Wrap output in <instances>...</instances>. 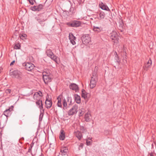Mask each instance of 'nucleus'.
Here are the masks:
<instances>
[{"label": "nucleus", "mask_w": 156, "mask_h": 156, "mask_svg": "<svg viewBox=\"0 0 156 156\" xmlns=\"http://www.w3.org/2000/svg\"><path fill=\"white\" fill-rule=\"evenodd\" d=\"M62 99V104L63 105V109L65 110L67 108V104L68 102L65 98H63L62 93L59 95L57 97V99L58 100L57 102V106L58 107L62 108V105L61 103Z\"/></svg>", "instance_id": "f257e3e1"}, {"label": "nucleus", "mask_w": 156, "mask_h": 156, "mask_svg": "<svg viewBox=\"0 0 156 156\" xmlns=\"http://www.w3.org/2000/svg\"><path fill=\"white\" fill-rule=\"evenodd\" d=\"M111 39L115 45H117L119 42V36L118 33L115 31H113L110 34Z\"/></svg>", "instance_id": "f03ea898"}, {"label": "nucleus", "mask_w": 156, "mask_h": 156, "mask_svg": "<svg viewBox=\"0 0 156 156\" xmlns=\"http://www.w3.org/2000/svg\"><path fill=\"white\" fill-rule=\"evenodd\" d=\"M35 19L40 24H41L42 22L47 20V16L44 13L40 14L35 17Z\"/></svg>", "instance_id": "7ed1b4c3"}, {"label": "nucleus", "mask_w": 156, "mask_h": 156, "mask_svg": "<svg viewBox=\"0 0 156 156\" xmlns=\"http://www.w3.org/2000/svg\"><path fill=\"white\" fill-rule=\"evenodd\" d=\"M46 53L48 57L50 58L51 59L54 61L56 63H58V59H59V58L54 54L51 50H47L46 51Z\"/></svg>", "instance_id": "20e7f679"}, {"label": "nucleus", "mask_w": 156, "mask_h": 156, "mask_svg": "<svg viewBox=\"0 0 156 156\" xmlns=\"http://www.w3.org/2000/svg\"><path fill=\"white\" fill-rule=\"evenodd\" d=\"M81 39L82 43L85 44H87L91 41L90 37L88 34L83 35Z\"/></svg>", "instance_id": "39448f33"}, {"label": "nucleus", "mask_w": 156, "mask_h": 156, "mask_svg": "<svg viewBox=\"0 0 156 156\" xmlns=\"http://www.w3.org/2000/svg\"><path fill=\"white\" fill-rule=\"evenodd\" d=\"M10 75L12 78L19 79L21 77V73L18 70H15L10 72Z\"/></svg>", "instance_id": "423d86ee"}, {"label": "nucleus", "mask_w": 156, "mask_h": 156, "mask_svg": "<svg viewBox=\"0 0 156 156\" xmlns=\"http://www.w3.org/2000/svg\"><path fill=\"white\" fill-rule=\"evenodd\" d=\"M42 101V100H41L40 101H37L36 102V103L37 105L39 106V108L41 110V114L40 115V118H39V121H41L42 119V118L43 117V114L42 115L41 118V114H42L41 110H42L43 112H44V110L43 109V106Z\"/></svg>", "instance_id": "0eeeda50"}, {"label": "nucleus", "mask_w": 156, "mask_h": 156, "mask_svg": "<svg viewBox=\"0 0 156 156\" xmlns=\"http://www.w3.org/2000/svg\"><path fill=\"white\" fill-rule=\"evenodd\" d=\"M42 93L41 91L35 93L33 96V98L34 100L40 101L42 100Z\"/></svg>", "instance_id": "6e6552de"}, {"label": "nucleus", "mask_w": 156, "mask_h": 156, "mask_svg": "<svg viewBox=\"0 0 156 156\" xmlns=\"http://www.w3.org/2000/svg\"><path fill=\"white\" fill-rule=\"evenodd\" d=\"M78 106L75 105L68 112V114L69 115H73L76 114L77 112Z\"/></svg>", "instance_id": "1a4fd4ad"}, {"label": "nucleus", "mask_w": 156, "mask_h": 156, "mask_svg": "<svg viewBox=\"0 0 156 156\" xmlns=\"http://www.w3.org/2000/svg\"><path fill=\"white\" fill-rule=\"evenodd\" d=\"M81 97L87 101L90 97V93L87 92L84 89H82L81 92Z\"/></svg>", "instance_id": "9d476101"}, {"label": "nucleus", "mask_w": 156, "mask_h": 156, "mask_svg": "<svg viewBox=\"0 0 156 156\" xmlns=\"http://www.w3.org/2000/svg\"><path fill=\"white\" fill-rule=\"evenodd\" d=\"M23 65L25 66V69L29 71H30L33 69L35 66L33 64L30 62L24 63Z\"/></svg>", "instance_id": "9b49d317"}, {"label": "nucleus", "mask_w": 156, "mask_h": 156, "mask_svg": "<svg viewBox=\"0 0 156 156\" xmlns=\"http://www.w3.org/2000/svg\"><path fill=\"white\" fill-rule=\"evenodd\" d=\"M69 88L73 90H75L76 92L78 91L79 88L78 86L74 83H71L69 85Z\"/></svg>", "instance_id": "f8f14e48"}, {"label": "nucleus", "mask_w": 156, "mask_h": 156, "mask_svg": "<svg viewBox=\"0 0 156 156\" xmlns=\"http://www.w3.org/2000/svg\"><path fill=\"white\" fill-rule=\"evenodd\" d=\"M51 76L43 75V79L46 84H47L49 82L51 81Z\"/></svg>", "instance_id": "ddd939ff"}, {"label": "nucleus", "mask_w": 156, "mask_h": 156, "mask_svg": "<svg viewBox=\"0 0 156 156\" xmlns=\"http://www.w3.org/2000/svg\"><path fill=\"white\" fill-rule=\"evenodd\" d=\"M69 38L71 43L73 45L75 44H76L75 40L76 39V37L73 35L72 33H70L69 34Z\"/></svg>", "instance_id": "4468645a"}, {"label": "nucleus", "mask_w": 156, "mask_h": 156, "mask_svg": "<svg viewBox=\"0 0 156 156\" xmlns=\"http://www.w3.org/2000/svg\"><path fill=\"white\" fill-rule=\"evenodd\" d=\"M45 103L46 107L47 109L50 108L51 106L52 103L51 99L50 100H48L47 98L45 101Z\"/></svg>", "instance_id": "2eb2a0df"}, {"label": "nucleus", "mask_w": 156, "mask_h": 156, "mask_svg": "<svg viewBox=\"0 0 156 156\" xmlns=\"http://www.w3.org/2000/svg\"><path fill=\"white\" fill-rule=\"evenodd\" d=\"M98 80V79L97 76V72L94 71V72L92 73L90 81H94L97 82Z\"/></svg>", "instance_id": "dca6fc26"}, {"label": "nucleus", "mask_w": 156, "mask_h": 156, "mask_svg": "<svg viewBox=\"0 0 156 156\" xmlns=\"http://www.w3.org/2000/svg\"><path fill=\"white\" fill-rule=\"evenodd\" d=\"M100 7L102 9L109 11L111 12L110 10L109 9L108 6L104 4L103 2H101L99 4Z\"/></svg>", "instance_id": "f3484780"}, {"label": "nucleus", "mask_w": 156, "mask_h": 156, "mask_svg": "<svg viewBox=\"0 0 156 156\" xmlns=\"http://www.w3.org/2000/svg\"><path fill=\"white\" fill-rule=\"evenodd\" d=\"M93 30L96 33H98L103 31V28L101 27H98L94 26Z\"/></svg>", "instance_id": "a211bd4d"}, {"label": "nucleus", "mask_w": 156, "mask_h": 156, "mask_svg": "<svg viewBox=\"0 0 156 156\" xmlns=\"http://www.w3.org/2000/svg\"><path fill=\"white\" fill-rule=\"evenodd\" d=\"M10 112L11 110H10V109H6L4 112L3 114L6 116L5 122H4L5 123H6L7 120V117L10 114Z\"/></svg>", "instance_id": "6ab92c4d"}, {"label": "nucleus", "mask_w": 156, "mask_h": 156, "mask_svg": "<svg viewBox=\"0 0 156 156\" xmlns=\"http://www.w3.org/2000/svg\"><path fill=\"white\" fill-rule=\"evenodd\" d=\"M74 99L76 102L77 104H80L81 102V98L80 96L77 94L74 95Z\"/></svg>", "instance_id": "aec40b11"}, {"label": "nucleus", "mask_w": 156, "mask_h": 156, "mask_svg": "<svg viewBox=\"0 0 156 156\" xmlns=\"http://www.w3.org/2000/svg\"><path fill=\"white\" fill-rule=\"evenodd\" d=\"M73 27H78L80 26L81 23L80 21L78 20H73Z\"/></svg>", "instance_id": "412c9836"}, {"label": "nucleus", "mask_w": 156, "mask_h": 156, "mask_svg": "<svg viewBox=\"0 0 156 156\" xmlns=\"http://www.w3.org/2000/svg\"><path fill=\"white\" fill-rule=\"evenodd\" d=\"M65 138V133L63 129H61L59 135V139L61 140H63Z\"/></svg>", "instance_id": "4be33fe9"}, {"label": "nucleus", "mask_w": 156, "mask_h": 156, "mask_svg": "<svg viewBox=\"0 0 156 156\" xmlns=\"http://www.w3.org/2000/svg\"><path fill=\"white\" fill-rule=\"evenodd\" d=\"M98 14L99 16V19L100 20H101L102 19H104L105 16V14L103 11H100V12H98Z\"/></svg>", "instance_id": "5701e85b"}, {"label": "nucleus", "mask_w": 156, "mask_h": 156, "mask_svg": "<svg viewBox=\"0 0 156 156\" xmlns=\"http://www.w3.org/2000/svg\"><path fill=\"white\" fill-rule=\"evenodd\" d=\"M43 75L44 76H51L50 71L47 69H44L42 73Z\"/></svg>", "instance_id": "b1692460"}, {"label": "nucleus", "mask_w": 156, "mask_h": 156, "mask_svg": "<svg viewBox=\"0 0 156 156\" xmlns=\"http://www.w3.org/2000/svg\"><path fill=\"white\" fill-rule=\"evenodd\" d=\"M68 151V150L66 149V147H62L61 149V152L62 153V155H65L67 154V152Z\"/></svg>", "instance_id": "393cba45"}, {"label": "nucleus", "mask_w": 156, "mask_h": 156, "mask_svg": "<svg viewBox=\"0 0 156 156\" xmlns=\"http://www.w3.org/2000/svg\"><path fill=\"white\" fill-rule=\"evenodd\" d=\"M114 55L115 56V59L116 60V62L118 63L119 64L120 62V59L119 58V56H118L117 53L116 51H115L114 53Z\"/></svg>", "instance_id": "a878e982"}, {"label": "nucleus", "mask_w": 156, "mask_h": 156, "mask_svg": "<svg viewBox=\"0 0 156 156\" xmlns=\"http://www.w3.org/2000/svg\"><path fill=\"white\" fill-rule=\"evenodd\" d=\"M97 82L94 81H90V87L91 89H93L96 86Z\"/></svg>", "instance_id": "bb28decb"}, {"label": "nucleus", "mask_w": 156, "mask_h": 156, "mask_svg": "<svg viewBox=\"0 0 156 156\" xmlns=\"http://www.w3.org/2000/svg\"><path fill=\"white\" fill-rule=\"evenodd\" d=\"M76 137L80 140L82 137V135L81 133L79 131H77L76 133Z\"/></svg>", "instance_id": "cd10ccee"}, {"label": "nucleus", "mask_w": 156, "mask_h": 156, "mask_svg": "<svg viewBox=\"0 0 156 156\" xmlns=\"http://www.w3.org/2000/svg\"><path fill=\"white\" fill-rule=\"evenodd\" d=\"M84 119L85 120L86 122H89L90 120V118L89 116V114L88 113H86L85 114Z\"/></svg>", "instance_id": "c85d7f7f"}, {"label": "nucleus", "mask_w": 156, "mask_h": 156, "mask_svg": "<svg viewBox=\"0 0 156 156\" xmlns=\"http://www.w3.org/2000/svg\"><path fill=\"white\" fill-rule=\"evenodd\" d=\"M66 99L68 103L69 104V105H70L72 104L71 98L70 97L69 95L67 96L66 98Z\"/></svg>", "instance_id": "c756f323"}, {"label": "nucleus", "mask_w": 156, "mask_h": 156, "mask_svg": "<svg viewBox=\"0 0 156 156\" xmlns=\"http://www.w3.org/2000/svg\"><path fill=\"white\" fill-rule=\"evenodd\" d=\"M151 64H150L149 65L146 64L143 67V69L144 70L147 71L148 68L151 67Z\"/></svg>", "instance_id": "7c9ffc66"}, {"label": "nucleus", "mask_w": 156, "mask_h": 156, "mask_svg": "<svg viewBox=\"0 0 156 156\" xmlns=\"http://www.w3.org/2000/svg\"><path fill=\"white\" fill-rule=\"evenodd\" d=\"M21 47L20 44L18 43L17 44H15L14 46V48L16 49H20Z\"/></svg>", "instance_id": "2f4dec72"}, {"label": "nucleus", "mask_w": 156, "mask_h": 156, "mask_svg": "<svg viewBox=\"0 0 156 156\" xmlns=\"http://www.w3.org/2000/svg\"><path fill=\"white\" fill-rule=\"evenodd\" d=\"M37 6L38 11H40L43 9L44 5L42 4H39Z\"/></svg>", "instance_id": "473e14b6"}, {"label": "nucleus", "mask_w": 156, "mask_h": 156, "mask_svg": "<svg viewBox=\"0 0 156 156\" xmlns=\"http://www.w3.org/2000/svg\"><path fill=\"white\" fill-rule=\"evenodd\" d=\"M26 37L27 35L25 34H20V39L23 40L26 39Z\"/></svg>", "instance_id": "72a5a7b5"}, {"label": "nucleus", "mask_w": 156, "mask_h": 156, "mask_svg": "<svg viewBox=\"0 0 156 156\" xmlns=\"http://www.w3.org/2000/svg\"><path fill=\"white\" fill-rule=\"evenodd\" d=\"M75 9L74 7H71L69 9V12L71 14H73L75 12Z\"/></svg>", "instance_id": "f704fd0d"}, {"label": "nucleus", "mask_w": 156, "mask_h": 156, "mask_svg": "<svg viewBox=\"0 0 156 156\" xmlns=\"http://www.w3.org/2000/svg\"><path fill=\"white\" fill-rule=\"evenodd\" d=\"M30 9L32 11H38L37 10V5H34L33 6H31L30 7Z\"/></svg>", "instance_id": "c9c22d12"}, {"label": "nucleus", "mask_w": 156, "mask_h": 156, "mask_svg": "<svg viewBox=\"0 0 156 156\" xmlns=\"http://www.w3.org/2000/svg\"><path fill=\"white\" fill-rule=\"evenodd\" d=\"M66 24L69 27H73V21L69 22L67 23Z\"/></svg>", "instance_id": "e433bc0d"}, {"label": "nucleus", "mask_w": 156, "mask_h": 156, "mask_svg": "<svg viewBox=\"0 0 156 156\" xmlns=\"http://www.w3.org/2000/svg\"><path fill=\"white\" fill-rule=\"evenodd\" d=\"M86 144L87 145L89 146V145H91L92 141H89L88 140V139H86Z\"/></svg>", "instance_id": "4c0bfd02"}, {"label": "nucleus", "mask_w": 156, "mask_h": 156, "mask_svg": "<svg viewBox=\"0 0 156 156\" xmlns=\"http://www.w3.org/2000/svg\"><path fill=\"white\" fill-rule=\"evenodd\" d=\"M11 89H7L5 90V92L7 94H10L11 93Z\"/></svg>", "instance_id": "58836bf2"}, {"label": "nucleus", "mask_w": 156, "mask_h": 156, "mask_svg": "<svg viewBox=\"0 0 156 156\" xmlns=\"http://www.w3.org/2000/svg\"><path fill=\"white\" fill-rule=\"evenodd\" d=\"M147 156H156V154L153 152L149 153Z\"/></svg>", "instance_id": "ea45409f"}, {"label": "nucleus", "mask_w": 156, "mask_h": 156, "mask_svg": "<svg viewBox=\"0 0 156 156\" xmlns=\"http://www.w3.org/2000/svg\"><path fill=\"white\" fill-rule=\"evenodd\" d=\"M83 146V143H81L79 147V149L80 150L82 149Z\"/></svg>", "instance_id": "a19ab883"}, {"label": "nucleus", "mask_w": 156, "mask_h": 156, "mask_svg": "<svg viewBox=\"0 0 156 156\" xmlns=\"http://www.w3.org/2000/svg\"><path fill=\"white\" fill-rule=\"evenodd\" d=\"M80 129L83 132H84L85 130V128L83 126H80Z\"/></svg>", "instance_id": "79ce46f5"}, {"label": "nucleus", "mask_w": 156, "mask_h": 156, "mask_svg": "<svg viewBox=\"0 0 156 156\" xmlns=\"http://www.w3.org/2000/svg\"><path fill=\"white\" fill-rule=\"evenodd\" d=\"M28 1L29 2L30 4L31 5H33L34 4L33 1V0H28Z\"/></svg>", "instance_id": "37998d69"}, {"label": "nucleus", "mask_w": 156, "mask_h": 156, "mask_svg": "<svg viewBox=\"0 0 156 156\" xmlns=\"http://www.w3.org/2000/svg\"><path fill=\"white\" fill-rule=\"evenodd\" d=\"M152 64V61L151 59H150L147 62L146 64L149 65L150 64Z\"/></svg>", "instance_id": "c03bdc74"}, {"label": "nucleus", "mask_w": 156, "mask_h": 156, "mask_svg": "<svg viewBox=\"0 0 156 156\" xmlns=\"http://www.w3.org/2000/svg\"><path fill=\"white\" fill-rule=\"evenodd\" d=\"M32 147H29L28 149V152H31Z\"/></svg>", "instance_id": "a18cd8bd"}, {"label": "nucleus", "mask_w": 156, "mask_h": 156, "mask_svg": "<svg viewBox=\"0 0 156 156\" xmlns=\"http://www.w3.org/2000/svg\"><path fill=\"white\" fill-rule=\"evenodd\" d=\"M15 60H13V61L10 64V66H11L12 65H13L15 63Z\"/></svg>", "instance_id": "49530a36"}, {"label": "nucleus", "mask_w": 156, "mask_h": 156, "mask_svg": "<svg viewBox=\"0 0 156 156\" xmlns=\"http://www.w3.org/2000/svg\"><path fill=\"white\" fill-rule=\"evenodd\" d=\"M18 33V31L16 30V32H14V35H15L16 36H17Z\"/></svg>", "instance_id": "de8ad7c7"}, {"label": "nucleus", "mask_w": 156, "mask_h": 156, "mask_svg": "<svg viewBox=\"0 0 156 156\" xmlns=\"http://www.w3.org/2000/svg\"><path fill=\"white\" fill-rule=\"evenodd\" d=\"M13 106L12 105L10 106V108L9 109H10V110H11V111L13 110Z\"/></svg>", "instance_id": "09e8293b"}, {"label": "nucleus", "mask_w": 156, "mask_h": 156, "mask_svg": "<svg viewBox=\"0 0 156 156\" xmlns=\"http://www.w3.org/2000/svg\"><path fill=\"white\" fill-rule=\"evenodd\" d=\"M34 143L33 142L30 145V147H31L32 148L33 145H34Z\"/></svg>", "instance_id": "8fccbe9b"}, {"label": "nucleus", "mask_w": 156, "mask_h": 156, "mask_svg": "<svg viewBox=\"0 0 156 156\" xmlns=\"http://www.w3.org/2000/svg\"><path fill=\"white\" fill-rule=\"evenodd\" d=\"M92 138H91V137H88L87 139H88V140H91V141H92V140H91Z\"/></svg>", "instance_id": "3c124183"}, {"label": "nucleus", "mask_w": 156, "mask_h": 156, "mask_svg": "<svg viewBox=\"0 0 156 156\" xmlns=\"http://www.w3.org/2000/svg\"><path fill=\"white\" fill-rule=\"evenodd\" d=\"M40 156H44V154L42 153H41V154Z\"/></svg>", "instance_id": "603ef678"}, {"label": "nucleus", "mask_w": 156, "mask_h": 156, "mask_svg": "<svg viewBox=\"0 0 156 156\" xmlns=\"http://www.w3.org/2000/svg\"><path fill=\"white\" fill-rule=\"evenodd\" d=\"M98 68V67H97V66H95V69H97Z\"/></svg>", "instance_id": "864d4df0"}, {"label": "nucleus", "mask_w": 156, "mask_h": 156, "mask_svg": "<svg viewBox=\"0 0 156 156\" xmlns=\"http://www.w3.org/2000/svg\"><path fill=\"white\" fill-rule=\"evenodd\" d=\"M79 112H80V114H81V112H82V111H81V110H80L79 111Z\"/></svg>", "instance_id": "5fc2aeb1"}, {"label": "nucleus", "mask_w": 156, "mask_h": 156, "mask_svg": "<svg viewBox=\"0 0 156 156\" xmlns=\"http://www.w3.org/2000/svg\"><path fill=\"white\" fill-rule=\"evenodd\" d=\"M34 2H36L35 0H33Z\"/></svg>", "instance_id": "6e6d98bb"}]
</instances>
